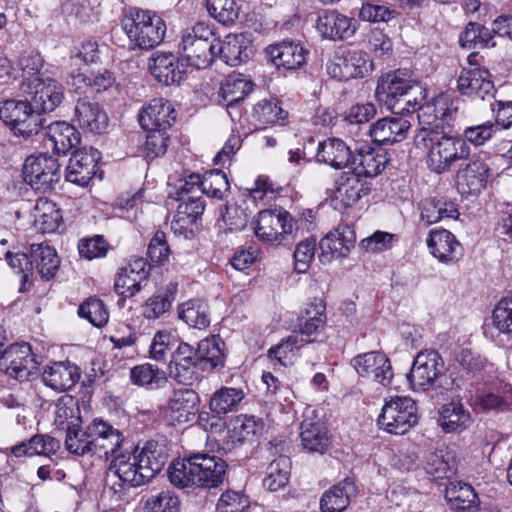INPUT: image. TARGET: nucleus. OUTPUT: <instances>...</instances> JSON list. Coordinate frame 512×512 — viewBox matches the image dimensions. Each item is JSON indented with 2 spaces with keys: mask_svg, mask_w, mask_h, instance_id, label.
<instances>
[{
  "mask_svg": "<svg viewBox=\"0 0 512 512\" xmlns=\"http://www.w3.org/2000/svg\"><path fill=\"white\" fill-rule=\"evenodd\" d=\"M206 9L211 17L223 25L233 24L239 10L234 0H206Z\"/></svg>",
  "mask_w": 512,
  "mask_h": 512,
  "instance_id": "57",
  "label": "nucleus"
},
{
  "mask_svg": "<svg viewBox=\"0 0 512 512\" xmlns=\"http://www.w3.org/2000/svg\"><path fill=\"white\" fill-rule=\"evenodd\" d=\"M444 361L436 350H424L415 357L407 379L415 391L449 390L454 380L444 373Z\"/></svg>",
  "mask_w": 512,
  "mask_h": 512,
  "instance_id": "5",
  "label": "nucleus"
},
{
  "mask_svg": "<svg viewBox=\"0 0 512 512\" xmlns=\"http://www.w3.org/2000/svg\"><path fill=\"white\" fill-rule=\"evenodd\" d=\"M153 77L164 85L179 84L185 77V69L173 53L156 52L149 60Z\"/></svg>",
  "mask_w": 512,
  "mask_h": 512,
  "instance_id": "29",
  "label": "nucleus"
},
{
  "mask_svg": "<svg viewBox=\"0 0 512 512\" xmlns=\"http://www.w3.org/2000/svg\"><path fill=\"white\" fill-rule=\"evenodd\" d=\"M421 220L427 225L437 223L444 218L457 219L459 211L453 201L444 198H426L421 202Z\"/></svg>",
  "mask_w": 512,
  "mask_h": 512,
  "instance_id": "41",
  "label": "nucleus"
},
{
  "mask_svg": "<svg viewBox=\"0 0 512 512\" xmlns=\"http://www.w3.org/2000/svg\"><path fill=\"white\" fill-rule=\"evenodd\" d=\"M35 211V224L43 233L55 232L60 227L62 214L52 201H37Z\"/></svg>",
  "mask_w": 512,
  "mask_h": 512,
  "instance_id": "51",
  "label": "nucleus"
},
{
  "mask_svg": "<svg viewBox=\"0 0 512 512\" xmlns=\"http://www.w3.org/2000/svg\"><path fill=\"white\" fill-rule=\"evenodd\" d=\"M445 499L455 512H477L479 498L473 487L462 481H451L445 489Z\"/></svg>",
  "mask_w": 512,
  "mask_h": 512,
  "instance_id": "36",
  "label": "nucleus"
},
{
  "mask_svg": "<svg viewBox=\"0 0 512 512\" xmlns=\"http://www.w3.org/2000/svg\"><path fill=\"white\" fill-rule=\"evenodd\" d=\"M176 120L175 109L163 98L152 99L139 113V124L144 130L166 132Z\"/></svg>",
  "mask_w": 512,
  "mask_h": 512,
  "instance_id": "25",
  "label": "nucleus"
},
{
  "mask_svg": "<svg viewBox=\"0 0 512 512\" xmlns=\"http://www.w3.org/2000/svg\"><path fill=\"white\" fill-rule=\"evenodd\" d=\"M311 342H313L312 339H304L299 337V335H290L279 344L272 346L268 350V356L271 359L277 360L281 365L286 366V360L289 359L290 355H293L295 351Z\"/></svg>",
  "mask_w": 512,
  "mask_h": 512,
  "instance_id": "59",
  "label": "nucleus"
},
{
  "mask_svg": "<svg viewBox=\"0 0 512 512\" xmlns=\"http://www.w3.org/2000/svg\"><path fill=\"white\" fill-rule=\"evenodd\" d=\"M430 253L442 263H455L463 256V247L455 236L445 229H432L427 238Z\"/></svg>",
  "mask_w": 512,
  "mask_h": 512,
  "instance_id": "28",
  "label": "nucleus"
},
{
  "mask_svg": "<svg viewBox=\"0 0 512 512\" xmlns=\"http://www.w3.org/2000/svg\"><path fill=\"white\" fill-rule=\"evenodd\" d=\"M100 152L93 148H80L73 151L67 166L66 180L85 187L96 173Z\"/></svg>",
  "mask_w": 512,
  "mask_h": 512,
  "instance_id": "17",
  "label": "nucleus"
},
{
  "mask_svg": "<svg viewBox=\"0 0 512 512\" xmlns=\"http://www.w3.org/2000/svg\"><path fill=\"white\" fill-rule=\"evenodd\" d=\"M440 426L447 433H459L471 424V415L462 403L451 402L440 411Z\"/></svg>",
  "mask_w": 512,
  "mask_h": 512,
  "instance_id": "44",
  "label": "nucleus"
},
{
  "mask_svg": "<svg viewBox=\"0 0 512 512\" xmlns=\"http://www.w3.org/2000/svg\"><path fill=\"white\" fill-rule=\"evenodd\" d=\"M60 448V442L46 434H36L30 439L10 448L15 457L44 455L55 453Z\"/></svg>",
  "mask_w": 512,
  "mask_h": 512,
  "instance_id": "40",
  "label": "nucleus"
},
{
  "mask_svg": "<svg viewBox=\"0 0 512 512\" xmlns=\"http://www.w3.org/2000/svg\"><path fill=\"white\" fill-rule=\"evenodd\" d=\"M238 425L233 429L239 442H252L263 430V422L255 416H243L237 420Z\"/></svg>",
  "mask_w": 512,
  "mask_h": 512,
  "instance_id": "64",
  "label": "nucleus"
},
{
  "mask_svg": "<svg viewBox=\"0 0 512 512\" xmlns=\"http://www.w3.org/2000/svg\"><path fill=\"white\" fill-rule=\"evenodd\" d=\"M78 315L87 319L95 327H103L109 319V313L103 301L97 297H89L78 309Z\"/></svg>",
  "mask_w": 512,
  "mask_h": 512,
  "instance_id": "58",
  "label": "nucleus"
},
{
  "mask_svg": "<svg viewBox=\"0 0 512 512\" xmlns=\"http://www.w3.org/2000/svg\"><path fill=\"white\" fill-rule=\"evenodd\" d=\"M46 148H51L55 154L66 155L80 144V133L65 121H56L46 127L40 126L39 134Z\"/></svg>",
  "mask_w": 512,
  "mask_h": 512,
  "instance_id": "16",
  "label": "nucleus"
},
{
  "mask_svg": "<svg viewBox=\"0 0 512 512\" xmlns=\"http://www.w3.org/2000/svg\"><path fill=\"white\" fill-rule=\"evenodd\" d=\"M244 397L245 393L240 388L222 387L212 395L209 407L217 415L228 414L237 410Z\"/></svg>",
  "mask_w": 512,
  "mask_h": 512,
  "instance_id": "48",
  "label": "nucleus"
},
{
  "mask_svg": "<svg viewBox=\"0 0 512 512\" xmlns=\"http://www.w3.org/2000/svg\"><path fill=\"white\" fill-rule=\"evenodd\" d=\"M470 147L463 137L448 135L446 132L430 147L427 153V166L436 174L451 170L456 162L468 159Z\"/></svg>",
  "mask_w": 512,
  "mask_h": 512,
  "instance_id": "9",
  "label": "nucleus"
},
{
  "mask_svg": "<svg viewBox=\"0 0 512 512\" xmlns=\"http://www.w3.org/2000/svg\"><path fill=\"white\" fill-rule=\"evenodd\" d=\"M268 60L277 68L297 70L306 64L308 50L292 40L269 45L266 50Z\"/></svg>",
  "mask_w": 512,
  "mask_h": 512,
  "instance_id": "19",
  "label": "nucleus"
},
{
  "mask_svg": "<svg viewBox=\"0 0 512 512\" xmlns=\"http://www.w3.org/2000/svg\"><path fill=\"white\" fill-rule=\"evenodd\" d=\"M74 117L80 128L94 134H102L108 126V116L102 107L87 99L78 100Z\"/></svg>",
  "mask_w": 512,
  "mask_h": 512,
  "instance_id": "33",
  "label": "nucleus"
},
{
  "mask_svg": "<svg viewBox=\"0 0 512 512\" xmlns=\"http://www.w3.org/2000/svg\"><path fill=\"white\" fill-rule=\"evenodd\" d=\"M316 29L325 39L346 40L355 34L357 23L337 10H325L317 17Z\"/></svg>",
  "mask_w": 512,
  "mask_h": 512,
  "instance_id": "21",
  "label": "nucleus"
},
{
  "mask_svg": "<svg viewBox=\"0 0 512 512\" xmlns=\"http://www.w3.org/2000/svg\"><path fill=\"white\" fill-rule=\"evenodd\" d=\"M132 384L148 389H158L167 382L166 372L149 363L137 365L130 371Z\"/></svg>",
  "mask_w": 512,
  "mask_h": 512,
  "instance_id": "49",
  "label": "nucleus"
},
{
  "mask_svg": "<svg viewBox=\"0 0 512 512\" xmlns=\"http://www.w3.org/2000/svg\"><path fill=\"white\" fill-rule=\"evenodd\" d=\"M270 454L278 455L266 469L263 485L270 491H277L288 483L290 475V459L284 455L289 448L285 440L274 439L270 443Z\"/></svg>",
  "mask_w": 512,
  "mask_h": 512,
  "instance_id": "22",
  "label": "nucleus"
},
{
  "mask_svg": "<svg viewBox=\"0 0 512 512\" xmlns=\"http://www.w3.org/2000/svg\"><path fill=\"white\" fill-rule=\"evenodd\" d=\"M178 317L188 326L205 329L210 325V309L202 299H190L178 307Z\"/></svg>",
  "mask_w": 512,
  "mask_h": 512,
  "instance_id": "45",
  "label": "nucleus"
},
{
  "mask_svg": "<svg viewBox=\"0 0 512 512\" xmlns=\"http://www.w3.org/2000/svg\"><path fill=\"white\" fill-rule=\"evenodd\" d=\"M168 457L166 445L155 440L146 441L142 447L121 449L110 460L106 483L111 476L118 478L119 483L112 485L115 493L143 486L162 471Z\"/></svg>",
  "mask_w": 512,
  "mask_h": 512,
  "instance_id": "1",
  "label": "nucleus"
},
{
  "mask_svg": "<svg viewBox=\"0 0 512 512\" xmlns=\"http://www.w3.org/2000/svg\"><path fill=\"white\" fill-rule=\"evenodd\" d=\"M495 34L497 32H494V27L489 29L479 23L469 22L460 34L459 42L463 48H483L488 46Z\"/></svg>",
  "mask_w": 512,
  "mask_h": 512,
  "instance_id": "54",
  "label": "nucleus"
},
{
  "mask_svg": "<svg viewBox=\"0 0 512 512\" xmlns=\"http://www.w3.org/2000/svg\"><path fill=\"white\" fill-rule=\"evenodd\" d=\"M80 378L78 366L70 362H55L47 366L42 373L44 384L55 391L72 389Z\"/></svg>",
  "mask_w": 512,
  "mask_h": 512,
  "instance_id": "34",
  "label": "nucleus"
},
{
  "mask_svg": "<svg viewBox=\"0 0 512 512\" xmlns=\"http://www.w3.org/2000/svg\"><path fill=\"white\" fill-rule=\"evenodd\" d=\"M418 422L417 406L410 397H392L386 401L377 424L384 431L402 435L408 432Z\"/></svg>",
  "mask_w": 512,
  "mask_h": 512,
  "instance_id": "8",
  "label": "nucleus"
},
{
  "mask_svg": "<svg viewBox=\"0 0 512 512\" xmlns=\"http://www.w3.org/2000/svg\"><path fill=\"white\" fill-rule=\"evenodd\" d=\"M253 90L252 82L242 74H230L222 82L219 91V104L235 108Z\"/></svg>",
  "mask_w": 512,
  "mask_h": 512,
  "instance_id": "37",
  "label": "nucleus"
},
{
  "mask_svg": "<svg viewBox=\"0 0 512 512\" xmlns=\"http://www.w3.org/2000/svg\"><path fill=\"white\" fill-rule=\"evenodd\" d=\"M325 309L326 307L322 300L311 303L305 309V313L302 316L301 323L299 325V337H303L304 339H312L315 341V338L312 336L316 335L319 329L322 328L326 323Z\"/></svg>",
  "mask_w": 512,
  "mask_h": 512,
  "instance_id": "50",
  "label": "nucleus"
},
{
  "mask_svg": "<svg viewBox=\"0 0 512 512\" xmlns=\"http://www.w3.org/2000/svg\"><path fill=\"white\" fill-rule=\"evenodd\" d=\"M31 260L41 278L45 280L52 279L60 266L55 249L43 243L31 245Z\"/></svg>",
  "mask_w": 512,
  "mask_h": 512,
  "instance_id": "43",
  "label": "nucleus"
},
{
  "mask_svg": "<svg viewBox=\"0 0 512 512\" xmlns=\"http://www.w3.org/2000/svg\"><path fill=\"white\" fill-rule=\"evenodd\" d=\"M226 470L227 464L222 458L208 453H192L173 462L168 468V477L178 488H214L223 483Z\"/></svg>",
  "mask_w": 512,
  "mask_h": 512,
  "instance_id": "2",
  "label": "nucleus"
},
{
  "mask_svg": "<svg viewBox=\"0 0 512 512\" xmlns=\"http://www.w3.org/2000/svg\"><path fill=\"white\" fill-rule=\"evenodd\" d=\"M399 11L380 0H369L362 3L359 19L369 23H388L398 18Z\"/></svg>",
  "mask_w": 512,
  "mask_h": 512,
  "instance_id": "52",
  "label": "nucleus"
},
{
  "mask_svg": "<svg viewBox=\"0 0 512 512\" xmlns=\"http://www.w3.org/2000/svg\"><path fill=\"white\" fill-rule=\"evenodd\" d=\"M215 50L217 56L229 66H237L248 59L244 39L237 35L230 34L223 42L216 37Z\"/></svg>",
  "mask_w": 512,
  "mask_h": 512,
  "instance_id": "47",
  "label": "nucleus"
},
{
  "mask_svg": "<svg viewBox=\"0 0 512 512\" xmlns=\"http://www.w3.org/2000/svg\"><path fill=\"white\" fill-rule=\"evenodd\" d=\"M411 128V123L404 117H386L369 127V135L373 142L394 144L403 141Z\"/></svg>",
  "mask_w": 512,
  "mask_h": 512,
  "instance_id": "30",
  "label": "nucleus"
},
{
  "mask_svg": "<svg viewBox=\"0 0 512 512\" xmlns=\"http://www.w3.org/2000/svg\"><path fill=\"white\" fill-rule=\"evenodd\" d=\"M356 235L348 225H340L334 231L328 233L319 243L321 262L330 261L331 258L347 256L354 247Z\"/></svg>",
  "mask_w": 512,
  "mask_h": 512,
  "instance_id": "26",
  "label": "nucleus"
},
{
  "mask_svg": "<svg viewBox=\"0 0 512 512\" xmlns=\"http://www.w3.org/2000/svg\"><path fill=\"white\" fill-rule=\"evenodd\" d=\"M373 68L368 55L360 50H348L335 56L327 66V73L339 81L365 77Z\"/></svg>",
  "mask_w": 512,
  "mask_h": 512,
  "instance_id": "14",
  "label": "nucleus"
},
{
  "mask_svg": "<svg viewBox=\"0 0 512 512\" xmlns=\"http://www.w3.org/2000/svg\"><path fill=\"white\" fill-rule=\"evenodd\" d=\"M293 228L292 216L288 211L279 207L260 211L254 232L259 240L280 245L286 235L292 233Z\"/></svg>",
  "mask_w": 512,
  "mask_h": 512,
  "instance_id": "13",
  "label": "nucleus"
},
{
  "mask_svg": "<svg viewBox=\"0 0 512 512\" xmlns=\"http://www.w3.org/2000/svg\"><path fill=\"white\" fill-rule=\"evenodd\" d=\"M179 509V497L169 490L150 495L144 504L145 512H178Z\"/></svg>",
  "mask_w": 512,
  "mask_h": 512,
  "instance_id": "60",
  "label": "nucleus"
},
{
  "mask_svg": "<svg viewBox=\"0 0 512 512\" xmlns=\"http://www.w3.org/2000/svg\"><path fill=\"white\" fill-rule=\"evenodd\" d=\"M457 102L458 100L454 101L446 94H440L431 104L423 105L422 102L418 114H426L430 116V120L435 118V123L445 130V124L449 125L458 112Z\"/></svg>",
  "mask_w": 512,
  "mask_h": 512,
  "instance_id": "42",
  "label": "nucleus"
},
{
  "mask_svg": "<svg viewBox=\"0 0 512 512\" xmlns=\"http://www.w3.org/2000/svg\"><path fill=\"white\" fill-rule=\"evenodd\" d=\"M371 191L370 184L353 172H344L336 181L334 198L339 200L343 207L354 206L363 196Z\"/></svg>",
  "mask_w": 512,
  "mask_h": 512,
  "instance_id": "32",
  "label": "nucleus"
},
{
  "mask_svg": "<svg viewBox=\"0 0 512 512\" xmlns=\"http://www.w3.org/2000/svg\"><path fill=\"white\" fill-rule=\"evenodd\" d=\"M254 116L263 124H274L285 120L287 112L279 106L277 100L263 99L254 106Z\"/></svg>",
  "mask_w": 512,
  "mask_h": 512,
  "instance_id": "61",
  "label": "nucleus"
},
{
  "mask_svg": "<svg viewBox=\"0 0 512 512\" xmlns=\"http://www.w3.org/2000/svg\"><path fill=\"white\" fill-rule=\"evenodd\" d=\"M353 152L343 140L328 138L319 143L316 159L318 162L327 164L335 169H341L351 166Z\"/></svg>",
  "mask_w": 512,
  "mask_h": 512,
  "instance_id": "35",
  "label": "nucleus"
},
{
  "mask_svg": "<svg viewBox=\"0 0 512 512\" xmlns=\"http://www.w3.org/2000/svg\"><path fill=\"white\" fill-rule=\"evenodd\" d=\"M216 33L207 24L198 22L182 31L179 49L190 66L204 69L217 57Z\"/></svg>",
  "mask_w": 512,
  "mask_h": 512,
  "instance_id": "6",
  "label": "nucleus"
},
{
  "mask_svg": "<svg viewBox=\"0 0 512 512\" xmlns=\"http://www.w3.org/2000/svg\"><path fill=\"white\" fill-rule=\"evenodd\" d=\"M230 186L226 174L221 170H213L202 177V195L223 199L229 192Z\"/></svg>",
  "mask_w": 512,
  "mask_h": 512,
  "instance_id": "56",
  "label": "nucleus"
},
{
  "mask_svg": "<svg viewBox=\"0 0 512 512\" xmlns=\"http://www.w3.org/2000/svg\"><path fill=\"white\" fill-rule=\"evenodd\" d=\"M375 94L394 114L418 111L427 97L426 88L413 79L410 73L401 69L382 75Z\"/></svg>",
  "mask_w": 512,
  "mask_h": 512,
  "instance_id": "3",
  "label": "nucleus"
},
{
  "mask_svg": "<svg viewBox=\"0 0 512 512\" xmlns=\"http://www.w3.org/2000/svg\"><path fill=\"white\" fill-rule=\"evenodd\" d=\"M352 366L361 377L388 386L393 377L389 359L381 352H367L357 355L351 360Z\"/></svg>",
  "mask_w": 512,
  "mask_h": 512,
  "instance_id": "20",
  "label": "nucleus"
},
{
  "mask_svg": "<svg viewBox=\"0 0 512 512\" xmlns=\"http://www.w3.org/2000/svg\"><path fill=\"white\" fill-rule=\"evenodd\" d=\"M457 89L462 95L481 100L494 96V84L486 68H464L458 77Z\"/></svg>",
  "mask_w": 512,
  "mask_h": 512,
  "instance_id": "23",
  "label": "nucleus"
},
{
  "mask_svg": "<svg viewBox=\"0 0 512 512\" xmlns=\"http://www.w3.org/2000/svg\"><path fill=\"white\" fill-rule=\"evenodd\" d=\"M200 356L197 348L181 342L172 353L169 362V376L182 385H192L198 379L197 367Z\"/></svg>",
  "mask_w": 512,
  "mask_h": 512,
  "instance_id": "15",
  "label": "nucleus"
},
{
  "mask_svg": "<svg viewBox=\"0 0 512 512\" xmlns=\"http://www.w3.org/2000/svg\"><path fill=\"white\" fill-rule=\"evenodd\" d=\"M89 428L96 456L109 459L121 450L124 436L108 421L95 418L89 423Z\"/></svg>",
  "mask_w": 512,
  "mask_h": 512,
  "instance_id": "18",
  "label": "nucleus"
},
{
  "mask_svg": "<svg viewBox=\"0 0 512 512\" xmlns=\"http://www.w3.org/2000/svg\"><path fill=\"white\" fill-rule=\"evenodd\" d=\"M419 128L414 137V143L418 148L432 147L445 130L435 123V118L430 120V116L426 114H418Z\"/></svg>",
  "mask_w": 512,
  "mask_h": 512,
  "instance_id": "55",
  "label": "nucleus"
},
{
  "mask_svg": "<svg viewBox=\"0 0 512 512\" xmlns=\"http://www.w3.org/2000/svg\"><path fill=\"white\" fill-rule=\"evenodd\" d=\"M300 429L301 443L305 450L312 453H325L329 446V438L322 422L305 419Z\"/></svg>",
  "mask_w": 512,
  "mask_h": 512,
  "instance_id": "39",
  "label": "nucleus"
},
{
  "mask_svg": "<svg viewBox=\"0 0 512 512\" xmlns=\"http://www.w3.org/2000/svg\"><path fill=\"white\" fill-rule=\"evenodd\" d=\"M21 91L28 97L39 115L54 111L64 98L62 84L45 76H35L23 80Z\"/></svg>",
  "mask_w": 512,
  "mask_h": 512,
  "instance_id": "10",
  "label": "nucleus"
},
{
  "mask_svg": "<svg viewBox=\"0 0 512 512\" xmlns=\"http://www.w3.org/2000/svg\"><path fill=\"white\" fill-rule=\"evenodd\" d=\"M199 396L192 389H179L173 392L167 406L166 416L173 423L189 422L198 410Z\"/></svg>",
  "mask_w": 512,
  "mask_h": 512,
  "instance_id": "31",
  "label": "nucleus"
},
{
  "mask_svg": "<svg viewBox=\"0 0 512 512\" xmlns=\"http://www.w3.org/2000/svg\"><path fill=\"white\" fill-rule=\"evenodd\" d=\"M489 165L480 159L471 160L456 174V187L462 196L478 195L487 184Z\"/></svg>",
  "mask_w": 512,
  "mask_h": 512,
  "instance_id": "24",
  "label": "nucleus"
},
{
  "mask_svg": "<svg viewBox=\"0 0 512 512\" xmlns=\"http://www.w3.org/2000/svg\"><path fill=\"white\" fill-rule=\"evenodd\" d=\"M253 216V212L244 204L227 205L223 215V221L228 230L233 232L242 231Z\"/></svg>",
  "mask_w": 512,
  "mask_h": 512,
  "instance_id": "62",
  "label": "nucleus"
},
{
  "mask_svg": "<svg viewBox=\"0 0 512 512\" xmlns=\"http://www.w3.org/2000/svg\"><path fill=\"white\" fill-rule=\"evenodd\" d=\"M492 323L500 333L512 336V296L499 301L493 310Z\"/></svg>",
  "mask_w": 512,
  "mask_h": 512,
  "instance_id": "63",
  "label": "nucleus"
},
{
  "mask_svg": "<svg viewBox=\"0 0 512 512\" xmlns=\"http://www.w3.org/2000/svg\"><path fill=\"white\" fill-rule=\"evenodd\" d=\"M130 49L149 50L159 45L166 34L165 21L150 10L130 8L121 19Z\"/></svg>",
  "mask_w": 512,
  "mask_h": 512,
  "instance_id": "4",
  "label": "nucleus"
},
{
  "mask_svg": "<svg viewBox=\"0 0 512 512\" xmlns=\"http://www.w3.org/2000/svg\"><path fill=\"white\" fill-rule=\"evenodd\" d=\"M90 435L89 424L81 429L77 424H68L66 429V449L77 456H96Z\"/></svg>",
  "mask_w": 512,
  "mask_h": 512,
  "instance_id": "46",
  "label": "nucleus"
},
{
  "mask_svg": "<svg viewBox=\"0 0 512 512\" xmlns=\"http://www.w3.org/2000/svg\"><path fill=\"white\" fill-rule=\"evenodd\" d=\"M0 120L17 136L27 139L38 135L43 118L35 111L30 100L8 99L0 102Z\"/></svg>",
  "mask_w": 512,
  "mask_h": 512,
  "instance_id": "7",
  "label": "nucleus"
},
{
  "mask_svg": "<svg viewBox=\"0 0 512 512\" xmlns=\"http://www.w3.org/2000/svg\"><path fill=\"white\" fill-rule=\"evenodd\" d=\"M24 180L36 191L46 193L61 178L58 160L47 153L29 156L23 165Z\"/></svg>",
  "mask_w": 512,
  "mask_h": 512,
  "instance_id": "11",
  "label": "nucleus"
},
{
  "mask_svg": "<svg viewBox=\"0 0 512 512\" xmlns=\"http://www.w3.org/2000/svg\"><path fill=\"white\" fill-rule=\"evenodd\" d=\"M38 362L28 343L12 344L0 357V370L19 381H28L37 375Z\"/></svg>",
  "mask_w": 512,
  "mask_h": 512,
  "instance_id": "12",
  "label": "nucleus"
},
{
  "mask_svg": "<svg viewBox=\"0 0 512 512\" xmlns=\"http://www.w3.org/2000/svg\"><path fill=\"white\" fill-rule=\"evenodd\" d=\"M357 494L355 483L346 478L325 491L320 499L322 512H342L350 503L352 497Z\"/></svg>",
  "mask_w": 512,
  "mask_h": 512,
  "instance_id": "38",
  "label": "nucleus"
},
{
  "mask_svg": "<svg viewBox=\"0 0 512 512\" xmlns=\"http://www.w3.org/2000/svg\"><path fill=\"white\" fill-rule=\"evenodd\" d=\"M388 162L385 150L365 144L355 148L351 166L354 169L353 173L360 177H375L385 169Z\"/></svg>",
  "mask_w": 512,
  "mask_h": 512,
  "instance_id": "27",
  "label": "nucleus"
},
{
  "mask_svg": "<svg viewBox=\"0 0 512 512\" xmlns=\"http://www.w3.org/2000/svg\"><path fill=\"white\" fill-rule=\"evenodd\" d=\"M177 285L169 283L164 291H161L147 299L143 306V315L147 319H156L168 311L175 299Z\"/></svg>",
  "mask_w": 512,
  "mask_h": 512,
  "instance_id": "53",
  "label": "nucleus"
}]
</instances>
